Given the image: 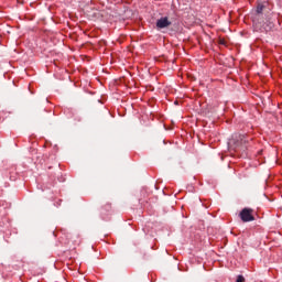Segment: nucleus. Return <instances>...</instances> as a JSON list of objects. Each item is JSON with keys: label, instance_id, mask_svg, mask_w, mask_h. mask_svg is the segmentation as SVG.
<instances>
[{"label": "nucleus", "instance_id": "8", "mask_svg": "<svg viewBox=\"0 0 282 282\" xmlns=\"http://www.w3.org/2000/svg\"><path fill=\"white\" fill-rule=\"evenodd\" d=\"M106 208H107V210H109V208H111V205H107Z\"/></svg>", "mask_w": 282, "mask_h": 282}, {"label": "nucleus", "instance_id": "3", "mask_svg": "<svg viewBox=\"0 0 282 282\" xmlns=\"http://www.w3.org/2000/svg\"><path fill=\"white\" fill-rule=\"evenodd\" d=\"M261 22V24H254L257 30H264L265 32H270V30L274 28V22H272V20L269 18H267L265 21L262 18Z\"/></svg>", "mask_w": 282, "mask_h": 282}, {"label": "nucleus", "instance_id": "4", "mask_svg": "<svg viewBox=\"0 0 282 282\" xmlns=\"http://www.w3.org/2000/svg\"><path fill=\"white\" fill-rule=\"evenodd\" d=\"M239 215L240 219L245 223L254 221V216H252V209L250 208H243Z\"/></svg>", "mask_w": 282, "mask_h": 282}, {"label": "nucleus", "instance_id": "1", "mask_svg": "<svg viewBox=\"0 0 282 282\" xmlns=\"http://www.w3.org/2000/svg\"><path fill=\"white\" fill-rule=\"evenodd\" d=\"M228 148L231 151L245 150L248 148V137L241 133H234L228 140Z\"/></svg>", "mask_w": 282, "mask_h": 282}, {"label": "nucleus", "instance_id": "5", "mask_svg": "<svg viewBox=\"0 0 282 282\" xmlns=\"http://www.w3.org/2000/svg\"><path fill=\"white\" fill-rule=\"evenodd\" d=\"M169 25H171V21H169V18L166 17L156 21V28H159V30H164V28H169Z\"/></svg>", "mask_w": 282, "mask_h": 282}, {"label": "nucleus", "instance_id": "6", "mask_svg": "<svg viewBox=\"0 0 282 282\" xmlns=\"http://www.w3.org/2000/svg\"><path fill=\"white\" fill-rule=\"evenodd\" d=\"M243 281H246V279L243 278V275H238V276H237L236 282H243Z\"/></svg>", "mask_w": 282, "mask_h": 282}, {"label": "nucleus", "instance_id": "2", "mask_svg": "<svg viewBox=\"0 0 282 282\" xmlns=\"http://www.w3.org/2000/svg\"><path fill=\"white\" fill-rule=\"evenodd\" d=\"M265 10V4L258 3L256 8V13L253 14L252 21L253 25H261L263 22L261 19H263V11Z\"/></svg>", "mask_w": 282, "mask_h": 282}, {"label": "nucleus", "instance_id": "7", "mask_svg": "<svg viewBox=\"0 0 282 282\" xmlns=\"http://www.w3.org/2000/svg\"><path fill=\"white\" fill-rule=\"evenodd\" d=\"M220 45H226V43L224 42V40L220 41Z\"/></svg>", "mask_w": 282, "mask_h": 282}]
</instances>
